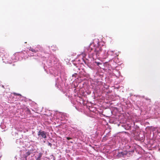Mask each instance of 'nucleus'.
Masks as SVG:
<instances>
[{
  "label": "nucleus",
  "mask_w": 160,
  "mask_h": 160,
  "mask_svg": "<svg viewBox=\"0 0 160 160\" xmlns=\"http://www.w3.org/2000/svg\"><path fill=\"white\" fill-rule=\"evenodd\" d=\"M31 152L29 151H28L26 153V154L24 155L23 157L25 158V159L26 160L27 159V157L28 156L30 155Z\"/></svg>",
  "instance_id": "obj_4"
},
{
  "label": "nucleus",
  "mask_w": 160,
  "mask_h": 160,
  "mask_svg": "<svg viewBox=\"0 0 160 160\" xmlns=\"http://www.w3.org/2000/svg\"><path fill=\"white\" fill-rule=\"evenodd\" d=\"M27 110L28 111V112H30V110H29L28 109Z\"/></svg>",
  "instance_id": "obj_10"
},
{
  "label": "nucleus",
  "mask_w": 160,
  "mask_h": 160,
  "mask_svg": "<svg viewBox=\"0 0 160 160\" xmlns=\"http://www.w3.org/2000/svg\"><path fill=\"white\" fill-rule=\"evenodd\" d=\"M88 50L89 51V49H88Z\"/></svg>",
  "instance_id": "obj_13"
},
{
  "label": "nucleus",
  "mask_w": 160,
  "mask_h": 160,
  "mask_svg": "<svg viewBox=\"0 0 160 160\" xmlns=\"http://www.w3.org/2000/svg\"><path fill=\"white\" fill-rule=\"evenodd\" d=\"M13 94L15 96H21V95L20 94H19V93H17L15 92L13 93Z\"/></svg>",
  "instance_id": "obj_7"
},
{
  "label": "nucleus",
  "mask_w": 160,
  "mask_h": 160,
  "mask_svg": "<svg viewBox=\"0 0 160 160\" xmlns=\"http://www.w3.org/2000/svg\"><path fill=\"white\" fill-rule=\"evenodd\" d=\"M47 132L44 131L40 130L38 132V136L42 138L45 139L47 138Z\"/></svg>",
  "instance_id": "obj_2"
},
{
  "label": "nucleus",
  "mask_w": 160,
  "mask_h": 160,
  "mask_svg": "<svg viewBox=\"0 0 160 160\" xmlns=\"http://www.w3.org/2000/svg\"><path fill=\"white\" fill-rule=\"evenodd\" d=\"M48 146H50V147H52V144H51V143H50V142H48Z\"/></svg>",
  "instance_id": "obj_8"
},
{
  "label": "nucleus",
  "mask_w": 160,
  "mask_h": 160,
  "mask_svg": "<svg viewBox=\"0 0 160 160\" xmlns=\"http://www.w3.org/2000/svg\"><path fill=\"white\" fill-rule=\"evenodd\" d=\"M29 50L30 51H32V52H35V53L37 52H38V51H39V50L38 49H36V48H35V49H34L31 47H30L29 48Z\"/></svg>",
  "instance_id": "obj_3"
},
{
  "label": "nucleus",
  "mask_w": 160,
  "mask_h": 160,
  "mask_svg": "<svg viewBox=\"0 0 160 160\" xmlns=\"http://www.w3.org/2000/svg\"><path fill=\"white\" fill-rule=\"evenodd\" d=\"M126 154L127 153L126 152H119L118 154V156L120 157H123L124 155H126Z\"/></svg>",
  "instance_id": "obj_5"
},
{
  "label": "nucleus",
  "mask_w": 160,
  "mask_h": 160,
  "mask_svg": "<svg viewBox=\"0 0 160 160\" xmlns=\"http://www.w3.org/2000/svg\"><path fill=\"white\" fill-rule=\"evenodd\" d=\"M42 154L41 153H39L38 157L36 159V160H40L42 156Z\"/></svg>",
  "instance_id": "obj_6"
},
{
  "label": "nucleus",
  "mask_w": 160,
  "mask_h": 160,
  "mask_svg": "<svg viewBox=\"0 0 160 160\" xmlns=\"http://www.w3.org/2000/svg\"><path fill=\"white\" fill-rule=\"evenodd\" d=\"M98 64H98L99 63V62L97 63Z\"/></svg>",
  "instance_id": "obj_11"
},
{
  "label": "nucleus",
  "mask_w": 160,
  "mask_h": 160,
  "mask_svg": "<svg viewBox=\"0 0 160 160\" xmlns=\"http://www.w3.org/2000/svg\"><path fill=\"white\" fill-rule=\"evenodd\" d=\"M66 138L68 140H69L70 139H72V138H69V137H67Z\"/></svg>",
  "instance_id": "obj_9"
},
{
  "label": "nucleus",
  "mask_w": 160,
  "mask_h": 160,
  "mask_svg": "<svg viewBox=\"0 0 160 160\" xmlns=\"http://www.w3.org/2000/svg\"><path fill=\"white\" fill-rule=\"evenodd\" d=\"M92 50V49H91V50H90V52H91V50Z\"/></svg>",
  "instance_id": "obj_12"
},
{
  "label": "nucleus",
  "mask_w": 160,
  "mask_h": 160,
  "mask_svg": "<svg viewBox=\"0 0 160 160\" xmlns=\"http://www.w3.org/2000/svg\"><path fill=\"white\" fill-rule=\"evenodd\" d=\"M103 46H99L96 48L94 50V53L93 54L92 58L93 59L96 58H99V57L101 55L102 51Z\"/></svg>",
  "instance_id": "obj_1"
}]
</instances>
